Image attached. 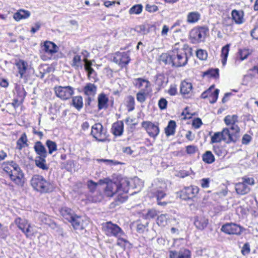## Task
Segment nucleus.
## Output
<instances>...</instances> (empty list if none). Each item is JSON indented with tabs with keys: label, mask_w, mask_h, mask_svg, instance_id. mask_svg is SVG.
Returning <instances> with one entry per match:
<instances>
[{
	"label": "nucleus",
	"mask_w": 258,
	"mask_h": 258,
	"mask_svg": "<svg viewBox=\"0 0 258 258\" xmlns=\"http://www.w3.org/2000/svg\"><path fill=\"white\" fill-rule=\"evenodd\" d=\"M126 106L128 111L133 110L135 108V99L132 96H129L127 97Z\"/></svg>",
	"instance_id": "8fccbe9b"
},
{
	"label": "nucleus",
	"mask_w": 258,
	"mask_h": 258,
	"mask_svg": "<svg viewBox=\"0 0 258 258\" xmlns=\"http://www.w3.org/2000/svg\"><path fill=\"white\" fill-rule=\"evenodd\" d=\"M180 93L185 97H188L192 95V85L190 82L183 81L180 85Z\"/></svg>",
	"instance_id": "6ab92c4d"
},
{
	"label": "nucleus",
	"mask_w": 258,
	"mask_h": 258,
	"mask_svg": "<svg viewBox=\"0 0 258 258\" xmlns=\"http://www.w3.org/2000/svg\"><path fill=\"white\" fill-rule=\"evenodd\" d=\"M134 184V188H137L138 190H141L142 188L143 187L144 185V182L143 181L139 179L137 177H135L134 178V179L132 180Z\"/></svg>",
	"instance_id": "3c124183"
},
{
	"label": "nucleus",
	"mask_w": 258,
	"mask_h": 258,
	"mask_svg": "<svg viewBox=\"0 0 258 258\" xmlns=\"http://www.w3.org/2000/svg\"><path fill=\"white\" fill-rule=\"evenodd\" d=\"M187 45L177 43L173 46V49L168 53H163L161 60L166 64L178 68L185 66L188 61L186 50Z\"/></svg>",
	"instance_id": "f03ea898"
},
{
	"label": "nucleus",
	"mask_w": 258,
	"mask_h": 258,
	"mask_svg": "<svg viewBox=\"0 0 258 258\" xmlns=\"http://www.w3.org/2000/svg\"><path fill=\"white\" fill-rule=\"evenodd\" d=\"M197 56L201 60H206L208 56L207 52L203 49H199L196 52Z\"/></svg>",
	"instance_id": "864d4df0"
},
{
	"label": "nucleus",
	"mask_w": 258,
	"mask_h": 258,
	"mask_svg": "<svg viewBox=\"0 0 258 258\" xmlns=\"http://www.w3.org/2000/svg\"><path fill=\"white\" fill-rule=\"evenodd\" d=\"M30 16V12L27 10L20 9L15 13L13 15V18L16 21H19L22 19L29 18Z\"/></svg>",
	"instance_id": "a878e982"
},
{
	"label": "nucleus",
	"mask_w": 258,
	"mask_h": 258,
	"mask_svg": "<svg viewBox=\"0 0 258 258\" xmlns=\"http://www.w3.org/2000/svg\"><path fill=\"white\" fill-rule=\"evenodd\" d=\"M113 60L120 67L123 68L130 61L129 53L128 52H117L114 54Z\"/></svg>",
	"instance_id": "4468645a"
},
{
	"label": "nucleus",
	"mask_w": 258,
	"mask_h": 258,
	"mask_svg": "<svg viewBox=\"0 0 258 258\" xmlns=\"http://www.w3.org/2000/svg\"><path fill=\"white\" fill-rule=\"evenodd\" d=\"M106 129L101 123H96L92 126L91 135L99 142H105L106 140Z\"/></svg>",
	"instance_id": "9b49d317"
},
{
	"label": "nucleus",
	"mask_w": 258,
	"mask_h": 258,
	"mask_svg": "<svg viewBox=\"0 0 258 258\" xmlns=\"http://www.w3.org/2000/svg\"><path fill=\"white\" fill-rule=\"evenodd\" d=\"M102 229L107 236L116 237L124 235L123 230L117 225L111 222L104 223L102 225Z\"/></svg>",
	"instance_id": "0eeeda50"
},
{
	"label": "nucleus",
	"mask_w": 258,
	"mask_h": 258,
	"mask_svg": "<svg viewBox=\"0 0 258 258\" xmlns=\"http://www.w3.org/2000/svg\"><path fill=\"white\" fill-rule=\"evenodd\" d=\"M117 238V245L122 248H124L126 245V244L128 243V241L126 239V235L124 233V235L121 236L116 237Z\"/></svg>",
	"instance_id": "37998d69"
},
{
	"label": "nucleus",
	"mask_w": 258,
	"mask_h": 258,
	"mask_svg": "<svg viewBox=\"0 0 258 258\" xmlns=\"http://www.w3.org/2000/svg\"><path fill=\"white\" fill-rule=\"evenodd\" d=\"M23 232L25 234L26 236L28 238H31L34 235L35 232L34 231L32 226L29 223L26 228L23 231Z\"/></svg>",
	"instance_id": "c03bdc74"
},
{
	"label": "nucleus",
	"mask_w": 258,
	"mask_h": 258,
	"mask_svg": "<svg viewBox=\"0 0 258 258\" xmlns=\"http://www.w3.org/2000/svg\"><path fill=\"white\" fill-rule=\"evenodd\" d=\"M70 222L71 223L75 229L78 230H82L84 229L87 224L86 222L82 217L76 215Z\"/></svg>",
	"instance_id": "f3484780"
},
{
	"label": "nucleus",
	"mask_w": 258,
	"mask_h": 258,
	"mask_svg": "<svg viewBox=\"0 0 258 258\" xmlns=\"http://www.w3.org/2000/svg\"><path fill=\"white\" fill-rule=\"evenodd\" d=\"M81 56L79 55H75L73 58L72 63L71 65L76 69H78L81 66Z\"/></svg>",
	"instance_id": "09e8293b"
},
{
	"label": "nucleus",
	"mask_w": 258,
	"mask_h": 258,
	"mask_svg": "<svg viewBox=\"0 0 258 258\" xmlns=\"http://www.w3.org/2000/svg\"><path fill=\"white\" fill-rule=\"evenodd\" d=\"M83 92L87 96L94 97L97 92V86L94 84L87 83L83 88Z\"/></svg>",
	"instance_id": "412c9836"
},
{
	"label": "nucleus",
	"mask_w": 258,
	"mask_h": 258,
	"mask_svg": "<svg viewBox=\"0 0 258 258\" xmlns=\"http://www.w3.org/2000/svg\"><path fill=\"white\" fill-rule=\"evenodd\" d=\"M200 14L197 12H190L187 16V22L188 23H195L199 21Z\"/></svg>",
	"instance_id": "c9c22d12"
},
{
	"label": "nucleus",
	"mask_w": 258,
	"mask_h": 258,
	"mask_svg": "<svg viewBox=\"0 0 258 258\" xmlns=\"http://www.w3.org/2000/svg\"><path fill=\"white\" fill-rule=\"evenodd\" d=\"M108 98L104 93H101L98 97V107L99 110L106 108L108 106Z\"/></svg>",
	"instance_id": "393cba45"
},
{
	"label": "nucleus",
	"mask_w": 258,
	"mask_h": 258,
	"mask_svg": "<svg viewBox=\"0 0 258 258\" xmlns=\"http://www.w3.org/2000/svg\"><path fill=\"white\" fill-rule=\"evenodd\" d=\"M208 29L205 27L195 28L189 34L190 39L193 43H198L204 41Z\"/></svg>",
	"instance_id": "9d476101"
},
{
	"label": "nucleus",
	"mask_w": 258,
	"mask_h": 258,
	"mask_svg": "<svg viewBox=\"0 0 258 258\" xmlns=\"http://www.w3.org/2000/svg\"><path fill=\"white\" fill-rule=\"evenodd\" d=\"M74 88L70 86H56L54 88L55 95L61 100H68L74 94Z\"/></svg>",
	"instance_id": "1a4fd4ad"
},
{
	"label": "nucleus",
	"mask_w": 258,
	"mask_h": 258,
	"mask_svg": "<svg viewBox=\"0 0 258 258\" xmlns=\"http://www.w3.org/2000/svg\"><path fill=\"white\" fill-rule=\"evenodd\" d=\"M134 86L140 89L141 91L151 92V84L146 79L139 78L135 79L133 81Z\"/></svg>",
	"instance_id": "2eb2a0df"
},
{
	"label": "nucleus",
	"mask_w": 258,
	"mask_h": 258,
	"mask_svg": "<svg viewBox=\"0 0 258 258\" xmlns=\"http://www.w3.org/2000/svg\"><path fill=\"white\" fill-rule=\"evenodd\" d=\"M221 230L227 234L239 235L243 231V228L234 223H227L222 225Z\"/></svg>",
	"instance_id": "f8f14e48"
},
{
	"label": "nucleus",
	"mask_w": 258,
	"mask_h": 258,
	"mask_svg": "<svg viewBox=\"0 0 258 258\" xmlns=\"http://www.w3.org/2000/svg\"><path fill=\"white\" fill-rule=\"evenodd\" d=\"M204 162L208 164H212L215 161V157L212 153L210 151H206L202 156Z\"/></svg>",
	"instance_id": "4c0bfd02"
},
{
	"label": "nucleus",
	"mask_w": 258,
	"mask_h": 258,
	"mask_svg": "<svg viewBox=\"0 0 258 258\" xmlns=\"http://www.w3.org/2000/svg\"><path fill=\"white\" fill-rule=\"evenodd\" d=\"M135 31H137L138 33H140L141 34H145L146 32V27L144 25H140L138 26H137L135 28Z\"/></svg>",
	"instance_id": "69168bd1"
},
{
	"label": "nucleus",
	"mask_w": 258,
	"mask_h": 258,
	"mask_svg": "<svg viewBox=\"0 0 258 258\" xmlns=\"http://www.w3.org/2000/svg\"><path fill=\"white\" fill-rule=\"evenodd\" d=\"M235 190L238 194L244 195L250 191V188L245 183L241 182L236 184Z\"/></svg>",
	"instance_id": "c85d7f7f"
},
{
	"label": "nucleus",
	"mask_w": 258,
	"mask_h": 258,
	"mask_svg": "<svg viewBox=\"0 0 258 258\" xmlns=\"http://www.w3.org/2000/svg\"><path fill=\"white\" fill-rule=\"evenodd\" d=\"M167 101L165 98H161L158 102V106L160 109L164 110L166 108Z\"/></svg>",
	"instance_id": "13d9d810"
},
{
	"label": "nucleus",
	"mask_w": 258,
	"mask_h": 258,
	"mask_svg": "<svg viewBox=\"0 0 258 258\" xmlns=\"http://www.w3.org/2000/svg\"><path fill=\"white\" fill-rule=\"evenodd\" d=\"M15 223L22 232L29 224L27 220L20 217L15 219Z\"/></svg>",
	"instance_id": "72a5a7b5"
},
{
	"label": "nucleus",
	"mask_w": 258,
	"mask_h": 258,
	"mask_svg": "<svg viewBox=\"0 0 258 258\" xmlns=\"http://www.w3.org/2000/svg\"><path fill=\"white\" fill-rule=\"evenodd\" d=\"M219 93V90L218 89H216L213 93L211 92L209 96V97L212 98L211 99H209V101L211 103L216 102L218 97Z\"/></svg>",
	"instance_id": "6e6d98bb"
},
{
	"label": "nucleus",
	"mask_w": 258,
	"mask_h": 258,
	"mask_svg": "<svg viewBox=\"0 0 258 258\" xmlns=\"http://www.w3.org/2000/svg\"><path fill=\"white\" fill-rule=\"evenodd\" d=\"M16 91L19 98L21 100H23L26 95V92L24 89L20 86H17L16 87Z\"/></svg>",
	"instance_id": "603ef678"
},
{
	"label": "nucleus",
	"mask_w": 258,
	"mask_h": 258,
	"mask_svg": "<svg viewBox=\"0 0 258 258\" xmlns=\"http://www.w3.org/2000/svg\"><path fill=\"white\" fill-rule=\"evenodd\" d=\"M207 74L210 76L216 78L219 77V70L218 69L209 70Z\"/></svg>",
	"instance_id": "680f3d73"
},
{
	"label": "nucleus",
	"mask_w": 258,
	"mask_h": 258,
	"mask_svg": "<svg viewBox=\"0 0 258 258\" xmlns=\"http://www.w3.org/2000/svg\"><path fill=\"white\" fill-rule=\"evenodd\" d=\"M72 104L78 110H80L83 107V98L80 96H76L73 98Z\"/></svg>",
	"instance_id": "e433bc0d"
},
{
	"label": "nucleus",
	"mask_w": 258,
	"mask_h": 258,
	"mask_svg": "<svg viewBox=\"0 0 258 258\" xmlns=\"http://www.w3.org/2000/svg\"><path fill=\"white\" fill-rule=\"evenodd\" d=\"M201 186L203 188H208L209 187L210 179L203 178L201 180Z\"/></svg>",
	"instance_id": "338daca9"
},
{
	"label": "nucleus",
	"mask_w": 258,
	"mask_h": 258,
	"mask_svg": "<svg viewBox=\"0 0 258 258\" xmlns=\"http://www.w3.org/2000/svg\"><path fill=\"white\" fill-rule=\"evenodd\" d=\"M155 195L157 198L158 205L161 206H165L167 204V203L165 202H160V201L166 196V194L163 190L158 189L156 191Z\"/></svg>",
	"instance_id": "58836bf2"
},
{
	"label": "nucleus",
	"mask_w": 258,
	"mask_h": 258,
	"mask_svg": "<svg viewBox=\"0 0 258 258\" xmlns=\"http://www.w3.org/2000/svg\"><path fill=\"white\" fill-rule=\"evenodd\" d=\"M199 190L198 187L196 186L186 187L181 191L182 196L185 200L191 199L196 196Z\"/></svg>",
	"instance_id": "dca6fc26"
},
{
	"label": "nucleus",
	"mask_w": 258,
	"mask_h": 258,
	"mask_svg": "<svg viewBox=\"0 0 258 258\" xmlns=\"http://www.w3.org/2000/svg\"><path fill=\"white\" fill-rule=\"evenodd\" d=\"M169 258H190V252L187 249L180 251L178 253L170 251L169 252Z\"/></svg>",
	"instance_id": "b1692460"
},
{
	"label": "nucleus",
	"mask_w": 258,
	"mask_h": 258,
	"mask_svg": "<svg viewBox=\"0 0 258 258\" xmlns=\"http://www.w3.org/2000/svg\"><path fill=\"white\" fill-rule=\"evenodd\" d=\"M15 65L20 75V78L22 79L25 77L26 71L28 70V63L23 60L20 59L16 62Z\"/></svg>",
	"instance_id": "aec40b11"
},
{
	"label": "nucleus",
	"mask_w": 258,
	"mask_h": 258,
	"mask_svg": "<svg viewBox=\"0 0 258 258\" xmlns=\"http://www.w3.org/2000/svg\"><path fill=\"white\" fill-rule=\"evenodd\" d=\"M143 11V6L141 4H138L133 6L129 10V14L131 15H139Z\"/></svg>",
	"instance_id": "ea45409f"
},
{
	"label": "nucleus",
	"mask_w": 258,
	"mask_h": 258,
	"mask_svg": "<svg viewBox=\"0 0 258 258\" xmlns=\"http://www.w3.org/2000/svg\"><path fill=\"white\" fill-rule=\"evenodd\" d=\"M176 126V122L174 120H170L165 129L166 135L168 137L173 135L175 134Z\"/></svg>",
	"instance_id": "2f4dec72"
},
{
	"label": "nucleus",
	"mask_w": 258,
	"mask_h": 258,
	"mask_svg": "<svg viewBox=\"0 0 258 258\" xmlns=\"http://www.w3.org/2000/svg\"><path fill=\"white\" fill-rule=\"evenodd\" d=\"M169 220V216L168 214H161L158 217L157 224L161 227L165 226Z\"/></svg>",
	"instance_id": "f704fd0d"
},
{
	"label": "nucleus",
	"mask_w": 258,
	"mask_h": 258,
	"mask_svg": "<svg viewBox=\"0 0 258 258\" xmlns=\"http://www.w3.org/2000/svg\"><path fill=\"white\" fill-rule=\"evenodd\" d=\"M197 151V148L194 145L187 146L186 148V151L187 154H193Z\"/></svg>",
	"instance_id": "052dcab7"
},
{
	"label": "nucleus",
	"mask_w": 258,
	"mask_h": 258,
	"mask_svg": "<svg viewBox=\"0 0 258 258\" xmlns=\"http://www.w3.org/2000/svg\"><path fill=\"white\" fill-rule=\"evenodd\" d=\"M158 214L157 211L155 209H150L145 215V217L147 219L154 218Z\"/></svg>",
	"instance_id": "5fc2aeb1"
},
{
	"label": "nucleus",
	"mask_w": 258,
	"mask_h": 258,
	"mask_svg": "<svg viewBox=\"0 0 258 258\" xmlns=\"http://www.w3.org/2000/svg\"><path fill=\"white\" fill-rule=\"evenodd\" d=\"M242 182L247 186L248 185H252L254 184V180L253 178L244 177L242 178Z\"/></svg>",
	"instance_id": "e2e57ef3"
},
{
	"label": "nucleus",
	"mask_w": 258,
	"mask_h": 258,
	"mask_svg": "<svg viewBox=\"0 0 258 258\" xmlns=\"http://www.w3.org/2000/svg\"><path fill=\"white\" fill-rule=\"evenodd\" d=\"M141 125L151 137L155 138L159 134L160 130L158 123H155L150 121H144L142 122Z\"/></svg>",
	"instance_id": "ddd939ff"
},
{
	"label": "nucleus",
	"mask_w": 258,
	"mask_h": 258,
	"mask_svg": "<svg viewBox=\"0 0 258 258\" xmlns=\"http://www.w3.org/2000/svg\"><path fill=\"white\" fill-rule=\"evenodd\" d=\"M252 52V50L249 49H239L238 51V55L240 57V60L242 61L245 59Z\"/></svg>",
	"instance_id": "79ce46f5"
},
{
	"label": "nucleus",
	"mask_w": 258,
	"mask_h": 258,
	"mask_svg": "<svg viewBox=\"0 0 258 258\" xmlns=\"http://www.w3.org/2000/svg\"><path fill=\"white\" fill-rule=\"evenodd\" d=\"M37 217L38 220L40 221H41L42 223L45 224L50 225L51 219H50V217H49V216H48L46 214H44V213H38L37 215Z\"/></svg>",
	"instance_id": "a19ab883"
},
{
	"label": "nucleus",
	"mask_w": 258,
	"mask_h": 258,
	"mask_svg": "<svg viewBox=\"0 0 258 258\" xmlns=\"http://www.w3.org/2000/svg\"><path fill=\"white\" fill-rule=\"evenodd\" d=\"M47 156H36L35 163L37 167L43 170H47L48 166L46 163L45 158Z\"/></svg>",
	"instance_id": "cd10ccee"
},
{
	"label": "nucleus",
	"mask_w": 258,
	"mask_h": 258,
	"mask_svg": "<svg viewBox=\"0 0 258 258\" xmlns=\"http://www.w3.org/2000/svg\"><path fill=\"white\" fill-rule=\"evenodd\" d=\"M28 139L25 133H23L21 137L17 140L16 143V148L19 150H21L23 148L27 147Z\"/></svg>",
	"instance_id": "7c9ffc66"
},
{
	"label": "nucleus",
	"mask_w": 258,
	"mask_h": 258,
	"mask_svg": "<svg viewBox=\"0 0 258 258\" xmlns=\"http://www.w3.org/2000/svg\"><path fill=\"white\" fill-rule=\"evenodd\" d=\"M230 46V44H227L223 47L221 49V57L222 58V63L223 66H224L226 63L227 57L229 54Z\"/></svg>",
	"instance_id": "473e14b6"
},
{
	"label": "nucleus",
	"mask_w": 258,
	"mask_h": 258,
	"mask_svg": "<svg viewBox=\"0 0 258 258\" xmlns=\"http://www.w3.org/2000/svg\"><path fill=\"white\" fill-rule=\"evenodd\" d=\"M213 151L215 154L219 157H223L226 155L225 150L222 147L219 146H214Z\"/></svg>",
	"instance_id": "de8ad7c7"
},
{
	"label": "nucleus",
	"mask_w": 258,
	"mask_h": 258,
	"mask_svg": "<svg viewBox=\"0 0 258 258\" xmlns=\"http://www.w3.org/2000/svg\"><path fill=\"white\" fill-rule=\"evenodd\" d=\"M31 184L34 189L41 192H50L54 188L52 183L39 175L33 176L31 180Z\"/></svg>",
	"instance_id": "39448f33"
},
{
	"label": "nucleus",
	"mask_w": 258,
	"mask_h": 258,
	"mask_svg": "<svg viewBox=\"0 0 258 258\" xmlns=\"http://www.w3.org/2000/svg\"><path fill=\"white\" fill-rule=\"evenodd\" d=\"M34 149L37 156H47V150L40 141H37L34 145Z\"/></svg>",
	"instance_id": "5701e85b"
},
{
	"label": "nucleus",
	"mask_w": 258,
	"mask_h": 258,
	"mask_svg": "<svg viewBox=\"0 0 258 258\" xmlns=\"http://www.w3.org/2000/svg\"><path fill=\"white\" fill-rule=\"evenodd\" d=\"M251 140V137L248 134H245L242 138V143L243 144L247 145L250 142Z\"/></svg>",
	"instance_id": "0e129e2a"
},
{
	"label": "nucleus",
	"mask_w": 258,
	"mask_h": 258,
	"mask_svg": "<svg viewBox=\"0 0 258 258\" xmlns=\"http://www.w3.org/2000/svg\"><path fill=\"white\" fill-rule=\"evenodd\" d=\"M98 184H100L99 182L96 183L91 180H89L87 183L88 188L91 192H94Z\"/></svg>",
	"instance_id": "4d7b16f0"
},
{
	"label": "nucleus",
	"mask_w": 258,
	"mask_h": 258,
	"mask_svg": "<svg viewBox=\"0 0 258 258\" xmlns=\"http://www.w3.org/2000/svg\"><path fill=\"white\" fill-rule=\"evenodd\" d=\"M202 124V120L200 118H197L194 120L192 125L196 128H199Z\"/></svg>",
	"instance_id": "774afa93"
},
{
	"label": "nucleus",
	"mask_w": 258,
	"mask_h": 258,
	"mask_svg": "<svg viewBox=\"0 0 258 258\" xmlns=\"http://www.w3.org/2000/svg\"><path fill=\"white\" fill-rule=\"evenodd\" d=\"M250 251V246L248 243H245L241 249V253L243 255H245L249 253Z\"/></svg>",
	"instance_id": "bf43d9fd"
},
{
	"label": "nucleus",
	"mask_w": 258,
	"mask_h": 258,
	"mask_svg": "<svg viewBox=\"0 0 258 258\" xmlns=\"http://www.w3.org/2000/svg\"><path fill=\"white\" fill-rule=\"evenodd\" d=\"M3 170L8 174L10 179L18 186H23L25 182L24 174L19 166L15 162H4L1 164Z\"/></svg>",
	"instance_id": "7ed1b4c3"
},
{
	"label": "nucleus",
	"mask_w": 258,
	"mask_h": 258,
	"mask_svg": "<svg viewBox=\"0 0 258 258\" xmlns=\"http://www.w3.org/2000/svg\"><path fill=\"white\" fill-rule=\"evenodd\" d=\"M58 47L54 43L46 41L41 47L40 57L44 61L56 60L62 57V54L58 53Z\"/></svg>",
	"instance_id": "20e7f679"
},
{
	"label": "nucleus",
	"mask_w": 258,
	"mask_h": 258,
	"mask_svg": "<svg viewBox=\"0 0 258 258\" xmlns=\"http://www.w3.org/2000/svg\"><path fill=\"white\" fill-rule=\"evenodd\" d=\"M100 184H106L104 189L105 195L109 197H111L115 194H117L116 202L122 203L127 199L125 195L129 190L130 181L126 177L122 178L119 184L112 181L109 178H106L99 180Z\"/></svg>",
	"instance_id": "f257e3e1"
},
{
	"label": "nucleus",
	"mask_w": 258,
	"mask_h": 258,
	"mask_svg": "<svg viewBox=\"0 0 258 258\" xmlns=\"http://www.w3.org/2000/svg\"><path fill=\"white\" fill-rule=\"evenodd\" d=\"M61 215L67 220L68 222H70L71 220L75 215L74 214L72 210L67 207H63L60 210Z\"/></svg>",
	"instance_id": "c756f323"
},
{
	"label": "nucleus",
	"mask_w": 258,
	"mask_h": 258,
	"mask_svg": "<svg viewBox=\"0 0 258 258\" xmlns=\"http://www.w3.org/2000/svg\"><path fill=\"white\" fill-rule=\"evenodd\" d=\"M224 121L225 124L229 126L225 128L228 129L229 134L234 136L235 140L237 141L240 137V128L236 124V122H238V116L236 115H228L225 117Z\"/></svg>",
	"instance_id": "423d86ee"
},
{
	"label": "nucleus",
	"mask_w": 258,
	"mask_h": 258,
	"mask_svg": "<svg viewBox=\"0 0 258 258\" xmlns=\"http://www.w3.org/2000/svg\"><path fill=\"white\" fill-rule=\"evenodd\" d=\"M225 141L227 143L236 142L237 141L233 135L229 134V131L227 128H223L221 132L215 133L211 137V143H219L221 140Z\"/></svg>",
	"instance_id": "6e6552de"
},
{
	"label": "nucleus",
	"mask_w": 258,
	"mask_h": 258,
	"mask_svg": "<svg viewBox=\"0 0 258 258\" xmlns=\"http://www.w3.org/2000/svg\"><path fill=\"white\" fill-rule=\"evenodd\" d=\"M232 20L237 24H241L243 23V14L242 11L234 10L231 12Z\"/></svg>",
	"instance_id": "bb28decb"
},
{
	"label": "nucleus",
	"mask_w": 258,
	"mask_h": 258,
	"mask_svg": "<svg viewBox=\"0 0 258 258\" xmlns=\"http://www.w3.org/2000/svg\"><path fill=\"white\" fill-rule=\"evenodd\" d=\"M150 93V92H145L140 91L137 94V100L140 103H143L145 101L147 96Z\"/></svg>",
	"instance_id": "49530a36"
},
{
	"label": "nucleus",
	"mask_w": 258,
	"mask_h": 258,
	"mask_svg": "<svg viewBox=\"0 0 258 258\" xmlns=\"http://www.w3.org/2000/svg\"><path fill=\"white\" fill-rule=\"evenodd\" d=\"M194 223L197 229L203 230L207 227L209 224V220L203 215L197 216L195 218Z\"/></svg>",
	"instance_id": "a211bd4d"
},
{
	"label": "nucleus",
	"mask_w": 258,
	"mask_h": 258,
	"mask_svg": "<svg viewBox=\"0 0 258 258\" xmlns=\"http://www.w3.org/2000/svg\"><path fill=\"white\" fill-rule=\"evenodd\" d=\"M123 132V123L119 121L114 123L111 127V132L115 136H120Z\"/></svg>",
	"instance_id": "4be33fe9"
},
{
	"label": "nucleus",
	"mask_w": 258,
	"mask_h": 258,
	"mask_svg": "<svg viewBox=\"0 0 258 258\" xmlns=\"http://www.w3.org/2000/svg\"><path fill=\"white\" fill-rule=\"evenodd\" d=\"M46 145L48 148L49 154H51L53 152L57 150V145L54 142L47 140L46 142Z\"/></svg>",
	"instance_id": "a18cd8bd"
}]
</instances>
